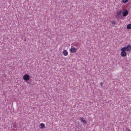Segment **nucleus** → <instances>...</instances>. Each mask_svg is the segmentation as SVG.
<instances>
[{
	"instance_id": "nucleus-1",
	"label": "nucleus",
	"mask_w": 131,
	"mask_h": 131,
	"mask_svg": "<svg viewBox=\"0 0 131 131\" xmlns=\"http://www.w3.org/2000/svg\"><path fill=\"white\" fill-rule=\"evenodd\" d=\"M123 12L122 10L117 12L116 13V17L117 19L122 18L123 17Z\"/></svg>"
},
{
	"instance_id": "nucleus-2",
	"label": "nucleus",
	"mask_w": 131,
	"mask_h": 131,
	"mask_svg": "<svg viewBox=\"0 0 131 131\" xmlns=\"http://www.w3.org/2000/svg\"><path fill=\"white\" fill-rule=\"evenodd\" d=\"M30 78L29 76L27 74H25L23 77V79L25 81H28Z\"/></svg>"
},
{
	"instance_id": "nucleus-8",
	"label": "nucleus",
	"mask_w": 131,
	"mask_h": 131,
	"mask_svg": "<svg viewBox=\"0 0 131 131\" xmlns=\"http://www.w3.org/2000/svg\"><path fill=\"white\" fill-rule=\"evenodd\" d=\"M63 55L64 56H67L68 54V52L67 50H64L63 51Z\"/></svg>"
},
{
	"instance_id": "nucleus-14",
	"label": "nucleus",
	"mask_w": 131,
	"mask_h": 131,
	"mask_svg": "<svg viewBox=\"0 0 131 131\" xmlns=\"http://www.w3.org/2000/svg\"><path fill=\"white\" fill-rule=\"evenodd\" d=\"M103 84V83L102 82H101L100 83V85H101V86H102V85Z\"/></svg>"
},
{
	"instance_id": "nucleus-4",
	"label": "nucleus",
	"mask_w": 131,
	"mask_h": 131,
	"mask_svg": "<svg viewBox=\"0 0 131 131\" xmlns=\"http://www.w3.org/2000/svg\"><path fill=\"white\" fill-rule=\"evenodd\" d=\"M77 50L76 48L71 47L70 49V51L72 53H75L76 52Z\"/></svg>"
},
{
	"instance_id": "nucleus-11",
	"label": "nucleus",
	"mask_w": 131,
	"mask_h": 131,
	"mask_svg": "<svg viewBox=\"0 0 131 131\" xmlns=\"http://www.w3.org/2000/svg\"><path fill=\"white\" fill-rule=\"evenodd\" d=\"M121 50L122 51V52H121V56H123V48H121Z\"/></svg>"
},
{
	"instance_id": "nucleus-9",
	"label": "nucleus",
	"mask_w": 131,
	"mask_h": 131,
	"mask_svg": "<svg viewBox=\"0 0 131 131\" xmlns=\"http://www.w3.org/2000/svg\"><path fill=\"white\" fill-rule=\"evenodd\" d=\"M127 28L129 29H131V24H130L128 25L127 26Z\"/></svg>"
},
{
	"instance_id": "nucleus-3",
	"label": "nucleus",
	"mask_w": 131,
	"mask_h": 131,
	"mask_svg": "<svg viewBox=\"0 0 131 131\" xmlns=\"http://www.w3.org/2000/svg\"><path fill=\"white\" fill-rule=\"evenodd\" d=\"M124 50L127 51H130L131 49V46L130 45H127L126 47H123Z\"/></svg>"
},
{
	"instance_id": "nucleus-10",
	"label": "nucleus",
	"mask_w": 131,
	"mask_h": 131,
	"mask_svg": "<svg viewBox=\"0 0 131 131\" xmlns=\"http://www.w3.org/2000/svg\"><path fill=\"white\" fill-rule=\"evenodd\" d=\"M126 54V52L125 51V50H124V48H123V57L125 56Z\"/></svg>"
},
{
	"instance_id": "nucleus-5",
	"label": "nucleus",
	"mask_w": 131,
	"mask_h": 131,
	"mask_svg": "<svg viewBox=\"0 0 131 131\" xmlns=\"http://www.w3.org/2000/svg\"><path fill=\"white\" fill-rule=\"evenodd\" d=\"M128 11L126 9L123 8V17L127 15Z\"/></svg>"
},
{
	"instance_id": "nucleus-12",
	"label": "nucleus",
	"mask_w": 131,
	"mask_h": 131,
	"mask_svg": "<svg viewBox=\"0 0 131 131\" xmlns=\"http://www.w3.org/2000/svg\"><path fill=\"white\" fill-rule=\"evenodd\" d=\"M111 23L112 24L114 25L115 24L116 22L114 21H113L111 22Z\"/></svg>"
},
{
	"instance_id": "nucleus-6",
	"label": "nucleus",
	"mask_w": 131,
	"mask_h": 131,
	"mask_svg": "<svg viewBox=\"0 0 131 131\" xmlns=\"http://www.w3.org/2000/svg\"><path fill=\"white\" fill-rule=\"evenodd\" d=\"M79 119L81 122L84 124H86V121L83 117H80L79 118Z\"/></svg>"
},
{
	"instance_id": "nucleus-13",
	"label": "nucleus",
	"mask_w": 131,
	"mask_h": 131,
	"mask_svg": "<svg viewBox=\"0 0 131 131\" xmlns=\"http://www.w3.org/2000/svg\"><path fill=\"white\" fill-rule=\"evenodd\" d=\"M129 0H123V3H127Z\"/></svg>"
},
{
	"instance_id": "nucleus-7",
	"label": "nucleus",
	"mask_w": 131,
	"mask_h": 131,
	"mask_svg": "<svg viewBox=\"0 0 131 131\" xmlns=\"http://www.w3.org/2000/svg\"><path fill=\"white\" fill-rule=\"evenodd\" d=\"M40 128L42 129V128H45V126L43 123H41L40 125Z\"/></svg>"
},
{
	"instance_id": "nucleus-15",
	"label": "nucleus",
	"mask_w": 131,
	"mask_h": 131,
	"mask_svg": "<svg viewBox=\"0 0 131 131\" xmlns=\"http://www.w3.org/2000/svg\"><path fill=\"white\" fill-rule=\"evenodd\" d=\"M130 125H131V123L130 124Z\"/></svg>"
}]
</instances>
